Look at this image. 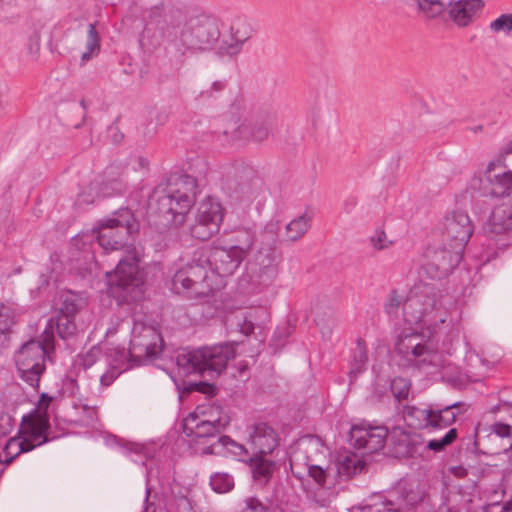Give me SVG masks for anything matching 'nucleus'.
<instances>
[{
	"label": "nucleus",
	"mask_w": 512,
	"mask_h": 512,
	"mask_svg": "<svg viewBox=\"0 0 512 512\" xmlns=\"http://www.w3.org/2000/svg\"><path fill=\"white\" fill-rule=\"evenodd\" d=\"M436 333L430 332L426 336L421 332H411L399 335L395 351L408 366L421 368L425 366H438L441 362Z\"/></svg>",
	"instance_id": "obj_6"
},
{
	"label": "nucleus",
	"mask_w": 512,
	"mask_h": 512,
	"mask_svg": "<svg viewBox=\"0 0 512 512\" xmlns=\"http://www.w3.org/2000/svg\"><path fill=\"white\" fill-rule=\"evenodd\" d=\"M134 226H99L96 237L99 245L105 251H117L124 248H129V237L131 228Z\"/></svg>",
	"instance_id": "obj_19"
},
{
	"label": "nucleus",
	"mask_w": 512,
	"mask_h": 512,
	"mask_svg": "<svg viewBox=\"0 0 512 512\" xmlns=\"http://www.w3.org/2000/svg\"><path fill=\"white\" fill-rule=\"evenodd\" d=\"M432 408H418L416 406H408L403 412V417L408 426L415 429L429 428L431 424Z\"/></svg>",
	"instance_id": "obj_29"
},
{
	"label": "nucleus",
	"mask_w": 512,
	"mask_h": 512,
	"mask_svg": "<svg viewBox=\"0 0 512 512\" xmlns=\"http://www.w3.org/2000/svg\"><path fill=\"white\" fill-rule=\"evenodd\" d=\"M253 478L256 481L266 483L274 471V462L263 458V455L255 456L249 459Z\"/></svg>",
	"instance_id": "obj_33"
},
{
	"label": "nucleus",
	"mask_w": 512,
	"mask_h": 512,
	"mask_svg": "<svg viewBox=\"0 0 512 512\" xmlns=\"http://www.w3.org/2000/svg\"><path fill=\"white\" fill-rule=\"evenodd\" d=\"M34 449V444H30L24 436L21 438H10L2 451V462L6 465L10 464L20 453L29 452Z\"/></svg>",
	"instance_id": "obj_31"
},
{
	"label": "nucleus",
	"mask_w": 512,
	"mask_h": 512,
	"mask_svg": "<svg viewBox=\"0 0 512 512\" xmlns=\"http://www.w3.org/2000/svg\"><path fill=\"white\" fill-rule=\"evenodd\" d=\"M14 324V317L11 315L10 310L5 305L0 306V333L6 334L10 331Z\"/></svg>",
	"instance_id": "obj_52"
},
{
	"label": "nucleus",
	"mask_w": 512,
	"mask_h": 512,
	"mask_svg": "<svg viewBox=\"0 0 512 512\" xmlns=\"http://www.w3.org/2000/svg\"><path fill=\"white\" fill-rule=\"evenodd\" d=\"M196 390L204 394L213 395L215 393V386L208 383L200 382L196 384Z\"/></svg>",
	"instance_id": "obj_61"
},
{
	"label": "nucleus",
	"mask_w": 512,
	"mask_h": 512,
	"mask_svg": "<svg viewBox=\"0 0 512 512\" xmlns=\"http://www.w3.org/2000/svg\"><path fill=\"white\" fill-rule=\"evenodd\" d=\"M279 435L267 423H257L252 427L250 442L257 454H271L279 445Z\"/></svg>",
	"instance_id": "obj_21"
},
{
	"label": "nucleus",
	"mask_w": 512,
	"mask_h": 512,
	"mask_svg": "<svg viewBox=\"0 0 512 512\" xmlns=\"http://www.w3.org/2000/svg\"><path fill=\"white\" fill-rule=\"evenodd\" d=\"M246 256V251L239 246L215 248L199 251L198 261L208 263L210 272L221 277L232 275Z\"/></svg>",
	"instance_id": "obj_12"
},
{
	"label": "nucleus",
	"mask_w": 512,
	"mask_h": 512,
	"mask_svg": "<svg viewBox=\"0 0 512 512\" xmlns=\"http://www.w3.org/2000/svg\"><path fill=\"white\" fill-rule=\"evenodd\" d=\"M234 198L244 204L245 207H249L253 202H256L258 209L266 200V189L263 181L259 178H254L249 183L240 184Z\"/></svg>",
	"instance_id": "obj_23"
},
{
	"label": "nucleus",
	"mask_w": 512,
	"mask_h": 512,
	"mask_svg": "<svg viewBox=\"0 0 512 512\" xmlns=\"http://www.w3.org/2000/svg\"><path fill=\"white\" fill-rule=\"evenodd\" d=\"M115 170H118V167L110 166L104 174L107 177L116 174L120 176ZM99 190L102 198L123 195L127 190V183L121 177L107 178L105 181L99 182Z\"/></svg>",
	"instance_id": "obj_27"
},
{
	"label": "nucleus",
	"mask_w": 512,
	"mask_h": 512,
	"mask_svg": "<svg viewBox=\"0 0 512 512\" xmlns=\"http://www.w3.org/2000/svg\"><path fill=\"white\" fill-rule=\"evenodd\" d=\"M224 208L212 197L203 199L198 207V224H222Z\"/></svg>",
	"instance_id": "obj_26"
},
{
	"label": "nucleus",
	"mask_w": 512,
	"mask_h": 512,
	"mask_svg": "<svg viewBox=\"0 0 512 512\" xmlns=\"http://www.w3.org/2000/svg\"><path fill=\"white\" fill-rule=\"evenodd\" d=\"M498 166L505 167L501 159L492 160L488 163L485 175L490 184L489 195L496 198H504L512 192V171H505L501 174L491 176V172Z\"/></svg>",
	"instance_id": "obj_22"
},
{
	"label": "nucleus",
	"mask_w": 512,
	"mask_h": 512,
	"mask_svg": "<svg viewBox=\"0 0 512 512\" xmlns=\"http://www.w3.org/2000/svg\"><path fill=\"white\" fill-rule=\"evenodd\" d=\"M51 321V319L49 320ZM50 323V322H48ZM53 325H56L57 333L61 339H68L75 335L77 331V326L75 323V317H69V315H65L62 313H58L55 317V320L52 319ZM49 324H47L48 326Z\"/></svg>",
	"instance_id": "obj_35"
},
{
	"label": "nucleus",
	"mask_w": 512,
	"mask_h": 512,
	"mask_svg": "<svg viewBox=\"0 0 512 512\" xmlns=\"http://www.w3.org/2000/svg\"><path fill=\"white\" fill-rule=\"evenodd\" d=\"M386 442L391 453L397 457H413L418 453L419 448L424 445L420 434L408 432L401 427H394L388 431Z\"/></svg>",
	"instance_id": "obj_17"
},
{
	"label": "nucleus",
	"mask_w": 512,
	"mask_h": 512,
	"mask_svg": "<svg viewBox=\"0 0 512 512\" xmlns=\"http://www.w3.org/2000/svg\"><path fill=\"white\" fill-rule=\"evenodd\" d=\"M227 86L226 80H217L214 81L211 85V87L208 90L202 91L201 95L203 97H214L215 93L223 91Z\"/></svg>",
	"instance_id": "obj_58"
},
{
	"label": "nucleus",
	"mask_w": 512,
	"mask_h": 512,
	"mask_svg": "<svg viewBox=\"0 0 512 512\" xmlns=\"http://www.w3.org/2000/svg\"><path fill=\"white\" fill-rule=\"evenodd\" d=\"M137 219L133 211L128 207H122L113 212L112 217L100 221L98 224H134Z\"/></svg>",
	"instance_id": "obj_42"
},
{
	"label": "nucleus",
	"mask_w": 512,
	"mask_h": 512,
	"mask_svg": "<svg viewBox=\"0 0 512 512\" xmlns=\"http://www.w3.org/2000/svg\"><path fill=\"white\" fill-rule=\"evenodd\" d=\"M245 506L241 512H267L268 508L256 497H248L244 500Z\"/></svg>",
	"instance_id": "obj_54"
},
{
	"label": "nucleus",
	"mask_w": 512,
	"mask_h": 512,
	"mask_svg": "<svg viewBox=\"0 0 512 512\" xmlns=\"http://www.w3.org/2000/svg\"><path fill=\"white\" fill-rule=\"evenodd\" d=\"M451 297L430 283L415 286L404 303V319L409 324H422L429 332L444 324L449 315Z\"/></svg>",
	"instance_id": "obj_3"
},
{
	"label": "nucleus",
	"mask_w": 512,
	"mask_h": 512,
	"mask_svg": "<svg viewBox=\"0 0 512 512\" xmlns=\"http://www.w3.org/2000/svg\"><path fill=\"white\" fill-rule=\"evenodd\" d=\"M466 404L463 402H455L444 407H439L438 410L443 414V416L448 420V422L452 425L458 415L464 413L466 411Z\"/></svg>",
	"instance_id": "obj_46"
},
{
	"label": "nucleus",
	"mask_w": 512,
	"mask_h": 512,
	"mask_svg": "<svg viewBox=\"0 0 512 512\" xmlns=\"http://www.w3.org/2000/svg\"><path fill=\"white\" fill-rule=\"evenodd\" d=\"M484 228V232L487 235V237L495 239L497 243L500 242V239H496V236L512 232V226H484Z\"/></svg>",
	"instance_id": "obj_57"
},
{
	"label": "nucleus",
	"mask_w": 512,
	"mask_h": 512,
	"mask_svg": "<svg viewBox=\"0 0 512 512\" xmlns=\"http://www.w3.org/2000/svg\"><path fill=\"white\" fill-rule=\"evenodd\" d=\"M211 488L216 493H228L234 488V477L227 472H215L210 476Z\"/></svg>",
	"instance_id": "obj_36"
},
{
	"label": "nucleus",
	"mask_w": 512,
	"mask_h": 512,
	"mask_svg": "<svg viewBox=\"0 0 512 512\" xmlns=\"http://www.w3.org/2000/svg\"><path fill=\"white\" fill-rule=\"evenodd\" d=\"M53 323L50 321L41 339L25 342L15 353V363L19 377L34 390L39 387L40 378L46 370V357L53 349Z\"/></svg>",
	"instance_id": "obj_4"
},
{
	"label": "nucleus",
	"mask_w": 512,
	"mask_h": 512,
	"mask_svg": "<svg viewBox=\"0 0 512 512\" xmlns=\"http://www.w3.org/2000/svg\"><path fill=\"white\" fill-rule=\"evenodd\" d=\"M52 402V397L48 396V394L43 393L40 397L38 410L47 411L49 404Z\"/></svg>",
	"instance_id": "obj_63"
},
{
	"label": "nucleus",
	"mask_w": 512,
	"mask_h": 512,
	"mask_svg": "<svg viewBox=\"0 0 512 512\" xmlns=\"http://www.w3.org/2000/svg\"><path fill=\"white\" fill-rule=\"evenodd\" d=\"M235 357L232 343L212 347H202L192 351H182L176 356L178 368L185 374H200L210 378L220 375L228 361Z\"/></svg>",
	"instance_id": "obj_5"
},
{
	"label": "nucleus",
	"mask_w": 512,
	"mask_h": 512,
	"mask_svg": "<svg viewBox=\"0 0 512 512\" xmlns=\"http://www.w3.org/2000/svg\"><path fill=\"white\" fill-rule=\"evenodd\" d=\"M164 340L158 328L135 321L129 345V359L136 365H143L160 358Z\"/></svg>",
	"instance_id": "obj_8"
},
{
	"label": "nucleus",
	"mask_w": 512,
	"mask_h": 512,
	"mask_svg": "<svg viewBox=\"0 0 512 512\" xmlns=\"http://www.w3.org/2000/svg\"><path fill=\"white\" fill-rule=\"evenodd\" d=\"M197 180L188 174L171 176L162 191H155L149 202L151 214L162 224H184L195 204Z\"/></svg>",
	"instance_id": "obj_2"
},
{
	"label": "nucleus",
	"mask_w": 512,
	"mask_h": 512,
	"mask_svg": "<svg viewBox=\"0 0 512 512\" xmlns=\"http://www.w3.org/2000/svg\"><path fill=\"white\" fill-rule=\"evenodd\" d=\"M253 123H242L232 132V140L264 141L268 138L271 126L276 120V111L272 106L259 107L254 112Z\"/></svg>",
	"instance_id": "obj_13"
},
{
	"label": "nucleus",
	"mask_w": 512,
	"mask_h": 512,
	"mask_svg": "<svg viewBox=\"0 0 512 512\" xmlns=\"http://www.w3.org/2000/svg\"><path fill=\"white\" fill-rule=\"evenodd\" d=\"M99 182H91L84 190H82L76 199L75 205L82 207L83 205L92 204L96 198H100Z\"/></svg>",
	"instance_id": "obj_41"
},
{
	"label": "nucleus",
	"mask_w": 512,
	"mask_h": 512,
	"mask_svg": "<svg viewBox=\"0 0 512 512\" xmlns=\"http://www.w3.org/2000/svg\"><path fill=\"white\" fill-rule=\"evenodd\" d=\"M121 371H119L117 368L112 367L105 373H103L100 377V383L102 386H109L119 375Z\"/></svg>",
	"instance_id": "obj_60"
},
{
	"label": "nucleus",
	"mask_w": 512,
	"mask_h": 512,
	"mask_svg": "<svg viewBox=\"0 0 512 512\" xmlns=\"http://www.w3.org/2000/svg\"><path fill=\"white\" fill-rule=\"evenodd\" d=\"M473 226H447L444 235V241L447 242L452 251L463 256L465 246L473 234Z\"/></svg>",
	"instance_id": "obj_25"
},
{
	"label": "nucleus",
	"mask_w": 512,
	"mask_h": 512,
	"mask_svg": "<svg viewBox=\"0 0 512 512\" xmlns=\"http://www.w3.org/2000/svg\"><path fill=\"white\" fill-rule=\"evenodd\" d=\"M214 446H215V444H210V445L205 446L202 450V454H204V455L214 454L215 453Z\"/></svg>",
	"instance_id": "obj_64"
},
{
	"label": "nucleus",
	"mask_w": 512,
	"mask_h": 512,
	"mask_svg": "<svg viewBox=\"0 0 512 512\" xmlns=\"http://www.w3.org/2000/svg\"><path fill=\"white\" fill-rule=\"evenodd\" d=\"M457 435V429L451 428L442 438L430 440L426 444V448L434 452L443 451L456 440Z\"/></svg>",
	"instance_id": "obj_43"
},
{
	"label": "nucleus",
	"mask_w": 512,
	"mask_h": 512,
	"mask_svg": "<svg viewBox=\"0 0 512 512\" xmlns=\"http://www.w3.org/2000/svg\"><path fill=\"white\" fill-rule=\"evenodd\" d=\"M238 326H240V331L246 336L250 335L254 331V324L245 319L242 323H238Z\"/></svg>",
	"instance_id": "obj_62"
},
{
	"label": "nucleus",
	"mask_w": 512,
	"mask_h": 512,
	"mask_svg": "<svg viewBox=\"0 0 512 512\" xmlns=\"http://www.w3.org/2000/svg\"><path fill=\"white\" fill-rule=\"evenodd\" d=\"M418 12L426 19H434L445 10L441 0H415Z\"/></svg>",
	"instance_id": "obj_37"
},
{
	"label": "nucleus",
	"mask_w": 512,
	"mask_h": 512,
	"mask_svg": "<svg viewBox=\"0 0 512 512\" xmlns=\"http://www.w3.org/2000/svg\"><path fill=\"white\" fill-rule=\"evenodd\" d=\"M446 222L450 224H471V220L468 214L461 209L453 210L451 213L445 216Z\"/></svg>",
	"instance_id": "obj_55"
},
{
	"label": "nucleus",
	"mask_w": 512,
	"mask_h": 512,
	"mask_svg": "<svg viewBox=\"0 0 512 512\" xmlns=\"http://www.w3.org/2000/svg\"><path fill=\"white\" fill-rule=\"evenodd\" d=\"M217 443L221 444L231 454L239 458L248 455V451L246 450V448L242 444H239L236 441L232 440L229 436H219Z\"/></svg>",
	"instance_id": "obj_47"
},
{
	"label": "nucleus",
	"mask_w": 512,
	"mask_h": 512,
	"mask_svg": "<svg viewBox=\"0 0 512 512\" xmlns=\"http://www.w3.org/2000/svg\"><path fill=\"white\" fill-rule=\"evenodd\" d=\"M275 233L281 242H294L302 237L306 232V226H274Z\"/></svg>",
	"instance_id": "obj_38"
},
{
	"label": "nucleus",
	"mask_w": 512,
	"mask_h": 512,
	"mask_svg": "<svg viewBox=\"0 0 512 512\" xmlns=\"http://www.w3.org/2000/svg\"><path fill=\"white\" fill-rule=\"evenodd\" d=\"M106 276L112 296L125 302L135 298L132 293L143 283L139 276L138 258L135 255L121 258L115 270L106 272Z\"/></svg>",
	"instance_id": "obj_11"
},
{
	"label": "nucleus",
	"mask_w": 512,
	"mask_h": 512,
	"mask_svg": "<svg viewBox=\"0 0 512 512\" xmlns=\"http://www.w3.org/2000/svg\"><path fill=\"white\" fill-rule=\"evenodd\" d=\"M315 314V323L320 329L323 331L327 329L328 332L331 330V324L333 323V311L331 308H327L323 313L320 312V309L316 308L314 310Z\"/></svg>",
	"instance_id": "obj_51"
},
{
	"label": "nucleus",
	"mask_w": 512,
	"mask_h": 512,
	"mask_svg": "<svg viewBox=\"0 0 512 512\" xmlns=\"http://www.w3.org/2000/svg\"><path fill=\"white\" fill-rule=\"evenodd\" d=\"M101 50V37L96 29V23H89L85 51L81 55L80 65L83 66L91 59L97 57Z\"/></svg>",
	"instance_id": "obj_30"
},
{
	"label": "nucleus",
	"mask_w": 512,
	"mask_h": 512,
	"mask_svg": "<svg viewBox=\"0 0 512 512\" xmlns=\"http://www.w3.org/2000/svg\"><path fill=\"white\" fill-rule=\"evenodd\" d=\"M491 31L495 33L505 32L510 33L512 31V13L502 14L497 19L490 23Z\"/></svg>",
	"instance_id": "obj_49"
},
{
	"label": "nucleus",
	"mask_w": 512,
	"mask_h": 512,
	"mask_svg": "<svg viewBox=\"0 0 512 512\" xmlns=\"http://www.w3.org/2000/svg\"><path fill=\"white\" fill-rule=\"evenodd\" d=\"M21 430L24 438L34 444V448L57 438L51 431L47 411L36 410L23 416Z\"/></svg>",
	"instance_id": "obj_15"
},
{
	"label": "nucleus",
	"mask_w": 512,
	"mask_h": 512,
	"mask_svg": "<svg viewBox=\"0 0 512 512\" xmlns=\"http://www.w3.org/2000/svg\"><path fill=\"white\" fill-rule=\"evenodd\" d=\"M320 452L318 439L312 437L301 439L289 459L293 476L302 479L305 474H308L319 486L324 487L329 472L315 464V456Z\"/></svg>",
	"instance_id": "obj_9"
},
{
	"label": "nucleus",
	"mask_w": 512,
	"mask_h": 512,
	"mask_svg": "<svg viewBox=\"0 0 512 512\" xmlns=\"http://www.w3.org/2000/svg\"><path fill=\"white\" fill-rule=\"evenodd\" d=\"M411 388V381L403 377H395L390 383V390L395 400L401 403L408 398Z\"/></svg>",
	"instance_id": "obj_40"
},
{
	"label": "nucleus",
	"mask_w": 512,
	"mask_h": 512,
	"mask_svg": "<svg viewBox=\"0 0 512 512\" xmlns=\"http://www.w3.org/2000/svg\"><path fill=\"white\" fill-rule=\"evenodd\" d=\"M335 466L337 476L342 480H348L355 475L365 472L367 469L366 462L354 453L340 455Z\"/></svg>",
	"instance_id": "obj_24"
},
{
	"label": "nucleus",
	"mask_w": 512,
	"mask_h": 512,
	"mask_svg": "<svg viewBox=\"0 0 512 512\" xmlns=\"http://www.w3.org/2000/svg\"><path fill=\"white\" fill-rule=\"evenodd\" d=\"M281 256L272 247H263L248 262L246 278L252 293H260L271 287L280 272Z\"/></svg>",
	"instance_id": "obj_7"
},
{
	"label": "nucleus",
	"mask_w": 512,
	"mask_h": 512,
	"mask_svg": "<svg viewBox=\"0 0 512 512\" xmlns=\"http://www.w3.org/2000/svg\"><path fill=\"white\" fill-rule=\"evenodd\" d=\"M219 228L220 226H214V229H211L210 226H189V232L193 238L207 241L219 232Z\"/></svg>",
	"instance_id": "obj_50"
},
{
	"label": "nucleus",
	"mask_w": 512,
	"mask_h": 512,
	"mask_svg": "<svg viewBox=\"0 0 512 512\" xmlns=\"http://www.w3.org/2000/svg\"><path fill=\"white\" fill-rule=\"evenodd\" d=\"M429 259L428 268L435 271V277L442 278L450 274L462 261L461 254L447 248L446 245L439 248H429L427 250Z\"/></svg>",
	"instance_id": "obj_18"
},
{
	"label": "nucleus",
	"mask_w": 512,
	"mask_h": 512,
	"mask_svg": "<svg viewBox=\"0 0 512 512\" xmlns=\"http://www.w3.org/2000/svg\"><path fill=\"white\" fill-rule=\"evenodd\" d=\"M484 0H457L450 4L449 16L458 27H467L481 14Z\"/></svg>",
	"instance_id": "obj_20"
},
{
	"label": "nucleus",
	"mask_w": 512,
	"mask_h": 512,
	"mask_svg": "<svg viewBox=\"0 0 512 512\" xmlns=\"http://www.w3.org/2000/svg\"><path fill=\"white\" fill-rule=\"evenodd\" d=\"M394 239L389 237L387 233L380 227L370 236V244L377 250H382L393 244Z\"/></svg>",
	"instance_id": "obj_48"
},
{
	"label": "nucleus",
	"mask_w": 512,
	"mask_h": 512,
	"mask_svg": "<svg viewBox=\"0 0 512 512\" xmlns=\"http://www.w3.org/2000/svg\"><path fill=\"white\" fill-rule=\"evenodd\" d=\"M199 251L194 253L192 262L177 271L173 277V286L180 288L190 298L208 297L213 293V285L209 277L208 263L198 261Z\"/></svg>",
	"instance_id": "obj_10"
},
{
	"label": "nucleus",
	"mask_w": 512,
	"mask_h": 512,
	"mask_svg": "<svg viewBox=\"0 0 512 512\" xmlns=\"http://www.w3.org/2000/svg\"><path fill=\"white\" fill-rule=\"evenodd\" d=\"M387 437V427L373 426L363 422L352 426L349 440L356 449L363 450L366 454H373L384 448Z\"/></svg>",
	"instance_id": "obj_14"
},
{
	"label": "nucleus",
	"mask_w": 512,
	"mask_h": 512,
	"mask_svg": "<svg viewBox=\"0 0 512 512\" xmlns=\"http://www.w3.org/2000/svg\"><path fill=\"white\" fill-rule=\"evenodd\" d=\"M431 415V424L429 428H446L451 425L443 416V414L438 410V405H436L435 408H432Z\"/></svg>",
	"instance_id": "obj_56"
},
{
	"label": "nucleus",
	"mask_w": 512,
	"mask_h": 512,
	"mask_svg": "<svg viewBox=\"0 0 512 512\" xmlns=\"http://www.w3.org/2000/svg\"><path fill=\"white\" fill-rule=\"evenodd\" d=\"M60 304L57 308L58 313L76 317L86 305V299L79 293L73 291H62L59 294Z\"/></svg>",
	"instance_id": "obj_28"
},
{
	"label": "nucleus",
	"mask_w": 512,
	"mask_h": 512,
	"mask_svg": "<svg viewBox=\"0 0 512 512\" xmlns=\"http://www.w3.org/2000/svg\"><path fill=\"white\" fill-rule=\"evenodd\" d=\"M368 362L367 348L364 340L358 339L356 347L353 350L352 361L350 363L349 378L350 382L355 380L357 376L366 369Z\"/></svg>",
	"instance_id": "obj_32"
},
{
	"label": "nucleus",
	"mask_w": 512,
	"mask_h": 512,
	"mask_svg": "<svg viewBox=\"0 0 512 512\" xmlns=\"http://www.w3.org/2000/svg\"><path fill=\"white\" fill-rule=\"evenodd\" d=\"M491 433L488 435L489 438L498 437L501 439L510 438L512 435V427L508 424L498 422L490 426Z\"/></svg>",
	"instance_id": "obj_53"
},
{
	"label": "nucleus",
	"mask_w": 512,
	"mask_h": 512,
	"mask_svg": "<svg viewBox=\"0 0 512 512\" xmlns=\"http://www.w3.org/2000/svg\"><path fill=\"white\" fill-rule=\"evenodd\" d=\"M197 417L191 415L184 426V433L194 443H206V440L215 438L229 425L228 416H220L215 420L196 421Z\"/></svg>",
	"instance_id": "obj_16"
},
{
	"label": "nucleus",
	"mask_w": 512,
	"mask_h": 512,
	"mask_svg": "<svg viewBox=\"0 0 512 512\" xmlns=\"http://www.w3.org/2000/svg\"><path fill=\"white\" fill-rule=\"evenodd\" d=\"M232 30V42L231 43H225L221 50L230 56L237 55L241 49L242 45L246 42V40L249 38V36H239L238 31H234V27L231 28Z\"/></svg>",
	"instance_id": "obj_45"
},
{
	"label": "nucleus",
	"mask_w": 512,
	"mask_h": 512,
	"mask_svg": "<svg viewBox=\"0 0 512 512\" xmlns=\"http://www.w3.org/2000/svg\"><path fill=\"white\" fill-rule=\"evenodd\" d=\"M349 512H401L391 500L353 506Z\"/></svg>",
	"instance_id": "obj_39"
},
{
	"label": "nucleus",
	"mask_w": 512,
	"mask_h": 512,
	"mask_svg": "<svg viewBox=\"0 0 512 512\" xmlns=\"http://www.w3.org/2000/svg\"><path fill=\"white\" fill-rule=\"evenodd\" d=\"M406 298L399 295L396 290H392L390 292L388 300L385 302L384 309L385 312L389 316H397L400 307H402V311L404 312V303Z\"/></svg>",
	"instance_id": "obj_44"
},
{
	"label": "nucleus",
	"mask_w": 512,
	"mask_h": 512,
	"mask_svg": "<svg viewBox=\"0 0 512 512\" xmlns=\"http://www.w3.org/2000/svg\"><path fill=\"white\" fill-rule=\"evenodd\" d=\"M399 499L408 507H415L423 502L425 493L418 485L413 483H401L397 488Z\"/></svg>",
	"instance_id": "obj_34"
},
{
	"label": "nucleus",
	"mask_w": 512,
	"mask_h": 512,
	"mask_svg": "<svg viewBox=\"0 0 512 512\" xmlns=\"http://www.w3.org/2000/svg\"><path fill=\"white\" fill-rule=\"evenodd\" d=\"M219 37L218 23L211 16L187 17L179 10L162 16L161 10L155 7L149 12L139 43L142 48L152 50L163 41L170 62L181 67L189 56L211 49Z\"/></svg>",
	"instance_id": "obj_1"
},
{
	"label": "nucleus",
	"mask_w": 512,
	"mask_h": 512,
	"mask_svg": "<svg viewBox=\"0 0 512 512\" xmlns=\"http://www.w3.org/2000/svg\"><path fill=\"white\" fill-rule=\"evenodd\" d=\"M316 211L312 208H307L299 217L292 219L288 224H301L308 223L315 220Z\"/></svg>",
	"instance_id": "obj_59"
}]
</instances>
